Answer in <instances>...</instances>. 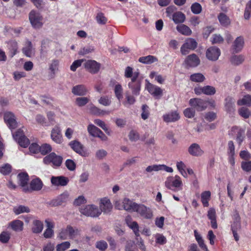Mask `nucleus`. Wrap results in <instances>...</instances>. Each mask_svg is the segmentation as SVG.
<instances>
[{"label": "nucleus", "mask_w": 251, "mask_h": 251, "mask_svg": "<svg viewBox=\"0 0 251 251\" xmlns=\"http://www.w3.org/2000/svg\"><path fill=\"white\" fill-rule=\"evenodd\" d=\"M62 160L61 156L57 155L54 152H51L44 157L43 162L46 164L52 163L53 166L59 167L61 165Z\"/></svg>", "instance_id": "7"}, {"label": "nucleus", "mask_w": 251, "mask_h": 251, "mask_svg": "<svg viewBox=\"0 0 251 251\" xmlns=\"http://www.w3.org/2000/svg\"><path fill=\"white\" fill-rule=\"evenodd\" d=\"M245 46V39L243 36H240L237 37L232 45V49L233 52L238 53L242 51Z\"/></svg>", "instance_id": "17"}, {"label": "nucleus", "mask_w": 251, "mask_h": 251, "mask_svg": "<svg viewBox=\"0 0 251 251\" xmlns=\"http://www.w3.org/2000/svg\"><path fill=\"white\" fill-rule=\"evenodd\" d=\"M69 179L63 176H52L50 178V182L52 186L55 187H64L68 184Z\"/></svg>", "instance_id": "10"}, {"label": "nucleus", "mask_w": 251, "mask_h": 251, "mask_svg": "<svg viewBox=\"0 0 251 251\" xmlns=\"http://www.w3.org/2000/svg\"><path fill=\"white\" fill-rule=\"evenodd\" d=\"M149 107L146 104H144L142 106L141 117L143 120H146L148 118L150 112L149 110Z\"/></svg>", "instance_id": "56"}, {"label": "nucleus", "mask_w": 251, "mask_h": 251, "mask_svg": "<svg viewBox=\"0 0 251 251\" xmlns=\"http://www.w3.org/2000/svg\"><path fill=\"white\" fill-rule=\"evenodd\" d=\"M198 43L195 39L192 38L186 39L183 44L180 48V52L185 55L189 53L190 50H193L197 48Z\"/></svg>", "instance_id": "4"}, {"label": "nucleus", "mask_w": 251, "mask_h": 251, "mask_svg": "<svg viewBox=\"0 0 251 251\" xmlns=\"http://www.w3.org/2000/svg\"><path fill=\"white\" fill-rule=\"evenodd\" d=\"M207 217L210 220L211 226L214 229H216L218 227L216 221V210L213 208H210L207 212Z\"/></svg>", "instance_id": "28"}, {"label": "nucleus", "mask_w": 251, "mask_h": 251, "mask_svg": "<svg viewBox=\"0 0 251 251\" xmlns=\"http://www.w3.org/2000/svg\"><path fill=\"white\" fill-rule=\"evenodd\" d=\"M88 92L86 86L83 84H78L74 86L72 89V93L75 96H84Z\"/></svg>", "instance_id": "24"}, {"label": "nucleus", "mask_w": 251, "mask_h": 251, "mask_svg": "<svg viewBox=\"0 0 251 251\" xmlns=\"http://www.w3.org/2000/svg\"><path fill=\"white\" fill-rule=\"evenodd\" d=\"M184 62L188 66L195 67L200 64V59L196 54L193 53L188 55Z\"/></svg>", "instance_id": "21"}, {"label": "nucleus", "mask_w": 251, "mask_h": 251, "mask_svg": "<svg viewBox=\"0 0 251 251\" xmlns=\"http://www.w3.org/2000/svg\"><path fill=\"white\" fill-rule=\"evenodd\" d=\"M126 100L123 102V104L126 106H127L128 105L133 104L135 101L134 97L128 94L126 95Z\"/></svg>", "instance_id": "62"}, {"label": "nucleus", "mask_w": 251, "mask_h": 251, "mask_svg": "<svg viewBox=\"0 0 251 251\" xmlns=\"http://www.w3.org/2000/svg\"><path fill=\"white\" fill-rule=\"evenodd\" d=\"M79 211L81 214L93 218L98 217L101 214V211L98 206L94 204H89L81 207Z\"/></svg>", "instance_id": "3"}, {"label": "nucleus", "mask_w": 251, "mask_h": 251, "mask_svg": "<svg viewBox=\"0 0 251 251\" xmlns=\"http://www.w3.org/2000/svg\"><path fill=\"white\" fill-rule=\"evenodd\" d=\"M88 132L93 137H96L100 129L92 124L89 125L87 127Z\"/></svg>", "instance_id": "47"}, {"label": "nucleus", "mask_w": 251, "mask_h": 251, "mask_svg": "<svg viewBox=\"0 0 251 251\" xmlns=\"http://www.w3.org/2000/svg\"><path fill=\"white\" fill-rule=\"evenodd\" d=\"M192 81L195 82H202L205 79L204 76L201 73H195L192 74L190 77Z\"/></svg>", "instance_id": "43"}, {"label": "nucleus", "mask_w": 251, "mask_h": 251, "mask_svg": "<svg viewBox=\"0 0 251 251\" xmlns=\"http://www.w3.org/2000/svg\"><path fill=\"white\" fill-rule=\"evenodd\" d=\"M135 212H137L146 219H151L152 217V212L151 209L144 204H137Z\"/></svg>", "instance_id": "13"}, {"label": "nucleus", "mask_w": 251, "mask_h": 251, "mask_svg": "<svg viewBox=\"0 0 251 251\" xmlns=\"http://www.w3.org/2000/svg\"><path fill=\"white\" fill-rule=\"evenodd\" d=\"M114 91L115 97L120 102L123 98V89L122 85L119 83L116 84L114 87Z\"/></svg>", "instance_id": "37"}, {"label": "nucleus", "mask_w": 251, "mask_h": 251, "mask_svg": "<svg viewBox=\"0 0 251 251\" xmlns=\"http://www.w3.org/2000/svg\"><path fill=\"white\" fill-rule=\"evenodd\" d=\"M221 54L220 50L216 47H211L206 51V57L210 61H215L218 60Z\"/></svg>", "instance_id": "11"}, {"label": "nucleus", "mask_w": 251, "mask_h": 251, "mask_svg": "<svg viewBox=\"0 0 251 251\" xmlns=\"http://www.w3.org/2000/svg\"><path fill=\"white\" fill-rule=\"evenodd\" d=\"M70 246V243L69 242L66 241L63 242L60 244H58L56 246L57 251H64L67 249L69 248Z\"/></svg>", "instance_id": "59"}, {"label": "nucleus", "mask_w": 251, "mask_h": 251, "mask_svg": "<svg viewBox=\"0 0 251 251\" xmlns=\"http://www.w3.org/2000/svg\"><path fill=\"white\" fill-rule=\"evenodd\" d=\"M128 137L130 141L136 142L139 139L140 136L137 132L134 130H131L129 133Z\"/></svg>", "instance_id": "64"}, {"label": "nucleus", "mask_w": 251, "mask_h": 251, "mask_svg": "<svg viewBox=\"0 0 251 251\" xmlns=\"http://www.w3.org/2000/svg\"><path fill=\"white\" fill-rule=\"evenodd\" d=\"M183 113L186 117L192 118L195 116V110L192 107V108H187L184 110Z\"/></svg>", "instance_id": "58"}, {"label": "nucleus", "mask_w": 251, "mask_h": 251, "mask_svg": "<svg viewBox=\"0 0 251 251\" xmlns=\"http://www.w3.org/2000/svg\"><path fill=\"white\" fill-rule=\"evenodd\" d=\"M185 18L184 14L180 11L176 12L173 15V20L176 24L183 23Z\"/></svg>", "instance_id": "34"}, {"label": "nucleus", "mask_w": 251, "mask_h": 251, "mask_svg": "<svg viewBox=\"0 0 251 251\" xmlns=\"http://www.w3.org/2000/svg\"><path fill=\"white\" fill-rule=\"evenodd\" d=\"M163 120L166 123L175 122L180 119L179 113L176 111H171L163 115Z\"/></svg>", "instance_id": "23"}, {"label": "nucleus", "mask_w": 251, "mask_h": 251, "mask_svg": "<svg viewBox=\"0 0 251 251\" xmlns=\"http://www.w3.org/2000/svg\"><path fill=\"white\" fill-rule=\"evenodd\" d=\"M4 119L10 129L15 128L17 124L15 119V115L10 112H6L4 114Z\"/></svg>", "instance_id": "20"}, {"label": "nucleus", "mask_w": 251, "mask_h": 251, "mask_svg": "<svg viewBox=\"0 0 251 251\" xmlns=\"http://www.w3.org/2000/svg\"><path fill=\"white\" fill-rule=\"evenodd\" d=\"M224 42V38L220 34H214L212 36L211 42L213 44H221Z\"/></svg>", "instance_id": "60"}, {"label": "nucleus", "mask_w": 251, "mask_h": 251, "mask_svg": "<svg viewBox=\"0 0 251 251\" xmlns=\"http://www.w3.org/2000/svg\"><path fill=\"white\" fill-rule=\"evenodd\" d=\"M147 89L149 92L156 99H160L163 95V90L159 87L148 83Z\"/></svg>", "instance_id": "18"}, {"label": "nucleus", "mask_w": 251, "mask_h": 251, "mask_svg": "<svg viewBox=\"0 0 251 251\" xmlns=\"http://www.w3.org/2000/svg\"><path fill=\"white\" fill-rule=\"evenodd\" d=\"M211 193L209 191H206L201 194V201L204 207L209 206V201L210 199Z\"/></svg>", "instance_id": "36"}, {"label": "nucleus", "mask_w": 251, "mask_h": 251, "mask_svg": "<svg viewBox=\"0 0 251 251\" xmlns=\"http://www.w3.org/2000/svg\"><path fill=\"white\" fill-rule=\"evenodd\" d=\"M22 51L23 53L27 57H30L33 54L32 50V43L30 41H27L25 46L23 48Z\"/></svg>", "instance_id": "35"}, {"label": "nucleus", "mask_w": 251, "mask_h": 251, "mask_svg": "<svg viewBox=\"0 0 251 251\" xmlns=\"http://www.w3.org/2000/svg\"><path fill=\"white\" fill-rule=\"evenodd\" d=\"M13 211L16 215L23 213H29L30 211L29 208L23 205H20L13 208Z\"/></svg>", "instance_id": "40"}, {"label": "nucleus", "mask_w": 251, "mask_h": 251, "mask_svg": "<svg viewBox=\"0 0 251 251\" xmlns=\"http://www.w3.org/2000/svg\"><path fill=\"white\" fill-rule=\"evenodd\" d=\"M69 196V195L68 193L67 192H64L55 199L52 200L50 202V204L53 206H57L63 205L68 201Z\"/></svg>", "instance_id": "15"}, {"label": "nucleus", "mask_w": 251, "mask_h": 251, "mask_svg": "<svg viewBox=\"0 0 251 251\" xmlns=\"http://www.w3.org/2000/svg\"><path fill=\"white\" fill-rule=\"evenodd\" d=\"M43 229V224L41 221L38 220H35L33 221L31 230L33 233H41Z\"/></svg>", "instance_id": "32"}, {"label": "nucleus", "mask_w": 251, "mask_h": 251, "mask_svg": "<svg viewBox=\"0 0 251 251\" xmlns=\"http://www.w3.org/2000/svg\"><path fill=\"white\" fill-rule=\"evenodd\" d=\"M176 30L181 34L184 36H190L192 31L189 26L184 24L178 25L176 27Z\"/></svg>", "instance_id": "29"}, {"label": "nucleus", "mask_w": 251, "mask_h": 251, "mask_svg": "<svg viewBox=\"0 0 251 251\" xmlns=\"http://www.w3.org/2000/svg\"><path fill=\"white\" fill-rule=\"evenodd\" d=\"M100 208L101 213L102 212L104 214H109L113 208V205L110 200L107 198H104L100 200Z\"/></svg>", "instance_id": "12"}, {"label": "nucleus", "mask_w": 251, "mask_h": 251, "mask_svg": "<svg viewBox=\"0 0 251 251\" xmlns=\"http://www.w3.org/2000/svg\"><path fill=\"white\" fill-rule=\"evenodd\" d=\"M10 238V234L7 231H3L0 234V241L2 243H7Z\"/></svg>", "instance_id": "57"}, {"label": "nucleus", "mask_w": 251, "mask_h": 251, "mask_svg": "<svg viewBox=\"0 0 251 251\" xmlns=\"http://www.w3.org/2000/svg\"><path fill=\"white\" fill-rule=\"evenodd\" d=\"M204 94L206 95L211 96L216 93V89L215 87L210 85L204 86Z\"/></svg>", "instance_id": "61"}, {"label": "nucleus", "mask_w": 251, "mask_h": 251, "mask_svg": "<svg viewBox=\"0 0 251 251\" xmlns=\"http://www.w3.org/2000/svg\"><path fill=\"white\" fill-rule=\"evenodd\" d=\"M245 60V57L242 55H234L231 58V62L233 64L238 65L241 64Z\"/></svg>", "instance_id": "48"}, {"label": "nucleus", "mask_w": 251, "mask_h": 251, "mask_svg": "<svg viewBox=\"0 0 251 251\" xmlns=\"http://www.w3.org/2000/svg\"><path fill=\"white\" fill-rule=\"evenodd\" d=\"M69 145L74 151L80 156L82 157H87L89 155L90 153L78 141H72L69 143Z\"/></svg>", "instance_id": "5"}, {"label": "nucleus", "mask_w": 251, "mask_h": 251, "mask_svg": "<svg viewBox=\"0 0 251 251\" xmlns=\"http://www.w3.org/2000/svg\"><path fill=\"white\" fill-rule=\"evenodd\" d=\"M251 16V0H250L247 4L245 12L244 18L246 20H249Z\"/></svg>", "instance_id": "54"}, {"label": "nucleus", "mask_w": 251, "mask_h": 251, "mask_svg": "<svg viewBox=\"0 0 251 251\" xmlns=\"http://www.w3.org/2000/svg\"><path fill=\"white\" fill-rule=\"evenodd\" d=\"M96 248L100 251H105L108 247L107 243L104 240H100L96 242Z\"/></svg>", "instance_id": "50"}, {"label": "nucleus", "mask_w": 251, "mask_h": 251, "mask_svg": "<svg viewBox=\"0 0 251 251\" xmlns=\"http://www.w3.org/2000/svg\"><path fill=\"white\" fill-rule=\"evenodd\" d=\"M84 65L85 68L93 74L97 73L99 71L100 67V63L93 60H87Z\"/></svg>", "instance_id": "14"}, {"label": "nucleus", "mask_w": 251, "mask_h": 251, "mask_svg": "<svg viewBox=\"0 0 251 251\" xmlns=\"http://www.w3.org/2000/svg\"><path fill=\"white\" fill-rule=\"evenodd\" d=\"M123 209L127 211L135 212L137 203L127 198H125L122 201Z\"/></svg>", "instance_id": "27"}, {"label": "nucleus", "mask_w": 251, "mask_h": 251, "mask_svg": "<svg viewBox=\"0 0 251 251\" xmlns=\"http://www.w3.org/2000/svg\"><path fill=\"white\" fill-rule=\"evenodd\" d=\"M191 10L193 13L195 14H199L201 12L202 7L199 3L195 2L192 4L191 6Z\"/></svg>", "instance_id": "51"}, {"label": "nucleus", "mask_w": 251, "mask_h": 251, "mask_svg": "<svg viewBox=\"0 0 251 251\" xmlns=\"http://www.w3.org/2000/svg\"><path fill=\"white\" fill-rule=\"evenodd\" d=\"M225 109L229 113L233 112L235 110V100L231 96H227L225 99Z\"/></svg>", "instance_id": "25"}, {"label": "nucleus", "mask_w": 251, "mask_h": 251, "mask_svg": "<svg viewBox=\"0 0 251 251\" xmlns=\"http://www.w3.org/2000/svg\"><path fill=\"white\" fill-rule=\"evenodd\" d=\"M17 177L19 180V183L23 188V190L25 192H28L29 191V189L27 184L29 180V177L27 174L25 173H20L17 176Z\"/></svg>", "instance_id": "19"}, {"label": "nucleus", "mask_w": 251, "mask_h": 251, "mask_svg": "<svg viewBox=\"0 0 251 251\" xmlns=\"http://www.w3.org/2000/svg\"><path fill=\"white\" fill-rule=\"evenodd\" d=\"M11 171V166L8 164H5L0 168V172L4 175H8Z\"/></svg>", "instance_id": "63"}, {"label": "nucleus", "mask_w": 251, "mask_h": 251, "mask_svg": "<svg viewBox=\"0 0 251 251\" xmlns=\"http://www.w3.org/2000/svg\"><path fill=\"white\" fill-rule=\"evenodd\" d=\"M139 73L134 72L131 81L128 84V87L131 90L133 95L138 96L140 94L141 80L138 79Z\"/></svg>", "instance_id": "2"}, {"label": "nucleus", "mask_w": 251, "mask_h": 251, "mask_svg": "<svg viewBox=\"0 0 251 251\" xmlns=\"http://www.w3.org/2000/svg\"><path fill=\"white\" fill-rule=\"evenodd\" d=\"M238 112L241 116L245 119L248 118L251 115L249 109L245 107L240 108L238 110Z\"/></svg>", "instance_id": "52"}, {"label": "nucleus", "mask_w": 251, "mask_h": 251, "mask_svg": "<svg viewBox=\"0 0 251 251\" xmlns=\"http://www.w3.org/2000/svg\"><path fill=\"white\" fill-rule=\"evenodd\" d=\"M10 225L12 229L15 231H22L23 229L24 223L20 220H15L11 222Z\"/></svg>", "instance_id": "39"}, {"label": "nucleus", "mask_w": 251, "mask_h": 251, "mask_svg": "<svg viewBox=\"0 0 251 251\" xmlns=\"http://www.w3.org/2000/svg\"><path fill=\"white\" fill-rule=\"evenodd\" d=\"M29 20L32 27L39 28L43 25V18L41 14L36 11L32 10L29 14Z\"/></svg>", "instance_id": "1"}, {"label": "nucleus", "mask_w": 251, "mask_h": 251, "mask_svg": "<svg viewBox=\"0 0 251 251\" xmlns=\"http://www.w3.org/2000/svg\"><path fill=\"white\" fill-rule=\"evenodd\" d=\"M90 100L88 98L85 97H77L75 99V103L79 107L85 106L89 101Z\"/></svg>", "instance_id": "44"}, {"label": "nucleus", "mask_w": 251, "mask_h": 251, "mask_svg": "<svg viewBox=\"0 0 251 251\" xmlns=\"http://www.w3.org/2000/svg\"><path fill=\"white\" fill-rule=\"evenodd\" d=\"M14 140L17 141L19 144L22 147L26 148L29 144V140L24 135L23 131L18 129L15 133L13 134Z\"/></svg>", "instance_id": "9"}, {"label": "nucleus", "mask_w": 251, "mask_h": 251, "mask_svg": "<svg viewBox=\"0 0 251 251\" xmlns=\"http://www.w3.org/2000/svg\"><path fill=\"white\" fill-rule=\"evenodd\" d=\"M94 123L97 126L101 127L107 134L110 135L111 133V130L109 129L106 126L105 123L100 119H95L94 120Z\"/></svg>", "instance_id": "41"}, {"label": "nucleus", "mask_w": 251, "mask_h": 251, "mask_svg": "<svg viewBox=\"0 0 251 251\" xmlns=\"http://www.w3.org/2000/svg\"><path fill=\"white\" fill-rule=\"evenodd\" d=\"M176 167L181 175L185 177H187V173L185 171L186 166L183 162H177L176 163Z\"/></svg>", "instance_id": "49"}, {"label": "nucleus", "mask_w": 251, "mask_h": 251, "mask_svg": "<svg viewBox=\"0 0 251 251\" xmlns=\"http://www.w3.org/2000/svg\"><path fill=\"white\" fill-rule=\"evenodd\" d=\"M165 186L169 189L175 191L174 188H180L181 189L182 182L180 177L176 176L175 177H168L165 182Z\"/></svg>", "instance_id": "6"}, {"label": "nucleus", "mask_w": 251, "mask_h": 251, "mask_svg": "<svg viewBox=\"0 0 251 251\" xmlns=\"http://www.w3.org/2000/svg\"><path fill=\"white\" fill-rule=\"evenodd\" d=\"M189 103L191 106L198 111H202L207 107V101L199 98L191 99Z\"/></svg>", "instance_id": "8"}, {"label": "nucleus", "mask_w": 251, "mask_h": 251, "mask_svg": "<svg viewBox=\"0 0 251 251\" xmlns=\"http://www.w3.org/2000/svg\"><path fill=\"white\" fill-rule=\"evenodd\" d=\"M139 61L142 63L146 64H151L154 62H157L158 59L156 57L149 55L146 56H142L139 58Z\"/></svg>", "instance_id": "31"}, {"label": "nucleus", "mask_w": 251, "mask_h": 251, "mask_svg": "<svg viewBox=\"0 0 251 251\" xmlns=\"http://www.w3.org/2000/svg\"><path fill=\"white\" fill-rule=\"evenodd\" d=\"M98 101L100 104L105 106L110 105L111 103L110 99L107 96L101 97Z\"/></svg>", "instance_id": "53"}, {"label": "nucleus", "mask_w": 251, "mask_h": 251, "mask_svg": "<svg viewBox=\"0 0 251 251\" xmlns=\"http://www.w3.org/2000/svg\"><path fill=\"white\" fill-rule=\"evenodd\" d=\"M189 153L193 156H201L203 153V151L197 143L192 144L188 149Z\"/></svg>", "instance_id": "22"}, {"label": "nucleus", "mask_w": 251, "mask_h": 251, "mask_svg": "<svg viewBox=\"0 0 251 251\" xmlns=\"http://www.w3.org/2000/svg\"><path fill=\"white\" fill-rule=\"evenodd\" d=\"M59 62L57 59L52 60L49 65V70L50 72V76L51 78H53L56 72L58 70Z\"/></svg>", "instance_id": "30"}, {"label": "nucleus", "mask_w": 251, "mask_h": 251, "mask_svg": "<svg viewBox=\"0 0 251 251\" xmlns=\"http://www.w3.org/2000/svg\"><path fill=\"white\" fill-rule=\"evenodd\" d=\"M51 139L57 144H61L63 141V137L61 134L60 127L55 126L51 130Z\"/></svg>", "instance_id": "16"}, {"label": "nucleus", "mask_w": 251, "mask_h": 251, "mask_svg": "<svg viewBox=\"0 0 251 251\" xmlns=\"http://www.w3.org/2000/svg\"><path fill=\"white\" fill-rule=\"evenodd\" d=\"M218 18L221 25L224 26H227L230 24L229 18L223 13H220Z\"/></svg>", "instance_id": "38"}, {"label": "nucleus", "mask_w": 251, "mask_h": 251, "mask_svg": "<svg viewBox=\"0 0 251 251\" xmlns=\"http://www.w3.org/2000/svg\"><path fill=\"white\" fill-rule=\"evenodd\" d=\"M8 45L11 56L13 57L17 53L18 50V44L15 41L11 40L8 42Z\"/></svg>", "instance_id": "42"}, {"label": "nucleus", "mask_w": 251, "mask_h": 251, "mask_svg": "<svg viewBox=\"0 0 251 251\" xmlns=\"http://www.w3.org/2000/svg\"><path fill=\"white\" fill-rule=\"evenodd\" d=\"M39 150L42 154L46 155L51 151L52 148L50 144L45 143L39 146Z\"/></svg>", "instance_id": "46"}, {"label": "nucleus", "mask_w": 251, "mask_h": 251, "mask_svg": "<svg viewBox=\"0 0 251 251\" xmlns=\"http://www.w3.org/2000/svg\"><path fill=\"white\" fill-rule=\"evenodd\" d=\"M43 186V183L39 178H36L32 179L30 183L29 191H38L42 189Z\"/></svg>", "instance_id": "26"}, {"label": "nucleus", "mask_w": 251, "mask_h": 251, "mask_svg": "<svg viewBox=\"0 0 251 251\" xmlns=\"http://www.w3.org/2000/svg\"><path fill=\"white\" fill-rule=\"evenodd\" d=\"M237 104L240 106L243 105H251V95L245 96L242 99L237 101Z\"/></svg>", "instance_id": "45"}, {"label": "nucleus", "mask_w": 251, "mask_h": 251, "mask_svg": "<svg viewBox=\"0 0 251 251\" xmlns=\"http://www.w3.org/2000/svg\"><path fill=\"white\" fill-rule=\"evenodd\" d=\"M233 223L231 225V229H240L241 226V218L239 213L235 211L233 216Z\"/></svg>", "instance_id": "33"}, {"label": "nucleus", "mask_w": 251, "mask_h": 251, "mask_svg": "<svg viewBox=\"0 0 251 251\" xmlns=\"http://www.w3.org/2000/svg\"><path fill=\"white\" fill-rule=\"evenodd\" d=\"M95 50L94 47L91 46H86L82 48L79 52V54L81 55H86L88 53L93 52Z\"/></svg>", "instance_id": "55"}]
</instances>
